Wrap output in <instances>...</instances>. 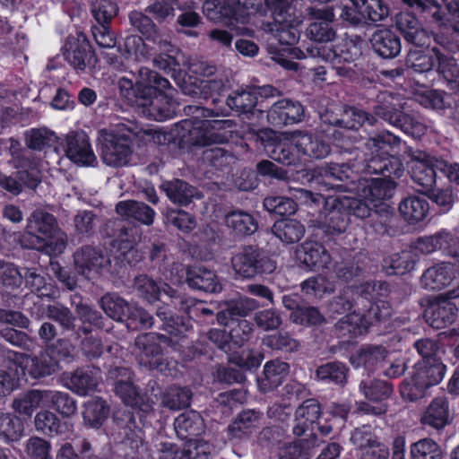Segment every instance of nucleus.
I'll return each mask as SVG.
<instances>
[{
    "instance_id": "nucleus-32",
    "label": "nucleus",
    "mask_w": 459,
    "mask_h": 459,
    "mask_svg": "<svg viewBox=\"0 0 459 459\" xmlns=\"http://www.w3.org/2000/svg\"><path fill=\"white\" fill-rule=\"evenodd\" d=\"M321 415V407L316 399H307L295 411L293 433L301 436L307 430L314 431L315 424Z\"/></svg>"
},
{
    "instance_id": "nucleus-2",
    "label": "nucleus",
    "mask_w": 459,
    "mask_h": 459,
    "mask_svg": "<svg viewBox=\"0 0 459 459\" xmlns=\"http://www.w3.org/2000/svg\"><path fill=\"white\" fill-rule=\"evenodd\" d=\"M354 280L350 285L352 293L358 296L354 305L343 297H339L330 305V309L336 314H343L350 311L353 307L354 310L345 315L339 322L338 327L351 337H357L365 333L368 329L376 322H380L391 316V307L388 302L382 299L389 293V286L384 281H367L357 286Z\"/></svg>"
},
{
    "instance_id": "nucleus-36",
    "label": "nucleus",
    "mask_w": 459,
    "mask_h": 459,
    "mask_svg": "<svg viewBox=\"0 0 459 459\" xmlns=\"http://www.w3.org/2000/svg\"><path fill=\"white\" fill-rule=\"evenodd\" d=\"M396 24L408 42L418 46H424L429 43V34L420 27L419 21L413 15L402 13L398 16Z\"/></svg>"
},
{
    "instance_id": "nucleus-41",
    "label": "nucleus",
    "mask_w": 459,
    "mask_h": 459,
    "mask_svg": "<svg viewBox=\"0 0 459 459\" xmlns=\"http://www.w3.org/2000/svg\"><path fill=\"white\" fill-rule=\"evenodd\" d=\"M47 397L46 390H30L17 395L13 408L19 414L30 417L38 408L47 406Z\"/></svg>"
},
{
    "instance_id": "nucleus-7",
    "label": "nucleus",
    "mask_w": 459,
    "mask_h": 459,
    "mask_svg": "<svg viewBox=\"0 0 459 459\" xmlns=\"http://www.w3.org/2000/svg\"><path fill=\"white\" fill-rule=\"evenodd\" d=\"M260 5V0H230L222 5L217 0H204L203 12L212 21L227 19L228 26L238 34L251 35L253 30L245 25L255 23Z\"/></svg>"
},
{
    "instance_id": "nucleus-20",
    "label": "nucleus",
    "mask_w": 459,
    "mask_h": 459,
    "mask_svg": "<svg viewBox=\"0 0 459 459\" xmlns=\"http://www.w3.org/2000/svg\"><path fill=\"white\" fill-rule=\"evenodd\" d=\"M359 391L365 398L378 403L376 406L368 403L359 404V411L373 415H380L385 412L386 406L383 403V401L387 399L393 392V388L388 383L378 379H363L359 384Z\"/></svg>"
},
{
    "instance_id": "nucleus-11",
    "label": "nucleus",
    "mask_w": 459,
    "mask_h": 459,
    "mask_svg": "<svg viewBox=\"0 0 459 459\" xmlns=\"http://www.w3.org/2000/svg\"><path fill=\"white\" fill-rule=\"evenodd\" d=\"M101 307L110 318L127 320V326L148 328L152 325V317L143 308L130 306L125 299L115 295H106L100 300Z\"/></svg>"
},
{
    "instance_id": "nucleus-39",
    "label": "nucleus",
    "mask_w": 459,
    "mask_h": 459,
    "mask_svg": "<svg viewBox=\"0 0 459 459\" xmlns=\"http://www.w3.org/2000/svg\"><path fill=\"white\" fill-rule=\"evenodd\" d=\"M371 45L376 53L384 58L396 56L402 49L398 36L389 30H379L371 38Z\"/></svg>"
},
{
    "instance_id": "nucleus-21",
    "label": "nucleus",
    "mask_w": 459,
    "mask_h": 459,
    "mask_svg": "<svg viewBox=\"0 0 459 459\" xmlns=\"http://www.w3.org/2000/svg\"><path fill=\"white\" fill-rule=\"evenodd\" d=\"M10 153L12 162L14 168L18 169L19 179L28 187L35 188L40 181L39 163L22 152L21 145L17 141L11 140Z\"/></svg>"
},
{
    "instance_id": "nucleus-35",
    "label": "nucleus",
    "mask_w": 459,
    "mask_h": 459,
    "mask_svg": "<svg viewBox=\"0 0 459 459\" xmlns=\"http://www.w3.org/2000/svg\"><path fill=\"white\" fill-rule=\"evenodd\" d=\"M186 282L192 289L216 293L221 290V284L212 271L202 266H194L187 270Z\"/></svg>"
},
{
    "instance_id": "nucleus-22",
    "label": "nucleus",
    "mask_w": 459,
    "mask_h": 459,
    "mask_svg": "<svg viewBox=\"0 0 459 459\" xmlns=\"http://www.w3.org/2000/svg\"><path fill=\"white\" fill-rule=\"evenodd\" d=\"M74 262L77 273L85 279L91 280L108 265L109 259L97 248L84 247L74 253Z\"/></svg>"
},
{
    "instance_id": "nucleus-60",
    "label": "nucleus",
    "mask_w": 459,
    "mask_h": 459,
    "mask_svg": "<svg viewBox=\"0 0 459 459\" xmlns=\"http://www.w3.org/2000/svg\"><path fill=\"white\" fill-rule=\"evenodd\" d=\"M156 315L163 322L162 327L164 330L170 335H185L191 326L189 320L172 316L169 311L165 307L159 308Z\"/></svg>"
},
{
    "instance_id": "nucleus-52",
    "label": "nucleus",
    "mask_w": 459,
    "mask_h": 459,
    "mask_svg": "<svg viewBox=\"0 0 459 459\" xmlns=\"http://www.w3.org/2000/svg\"><path fill=\"white\" fill-rule=\"evenodd\" d=\"M226 224L237 234L251 235L257 230V222L251 214L237 210L229 212L225 217Z\"/></svg>"
},
{
    "instance_id": "nucleus-30",
    "label": "nucleus",
    "mask_w": 459,
    "mask_h": 459,
    "mask_svg": "<svg viewBox=\"0 0 459 459\" xmlns=\"http://www.w3.org/2000/svg\"><path fill=\"white\" fill-rule=\"evenodd\" d=\"M108 379L113 381L116 394L125 404L135 406L138 404V392L132 381V373L126 368H115L109 370Z\"/></svg>"
},
{
    "instance_id": "nucleus-10",
    "label": "nucleus",
    "mask_w": 459,
    "mask_h": 459,
    "mask_svg": "<svg viewBox=\"0 0 459 459\" xmlns=\"http://www.w3.org/2000/svg\"><path fill=\"white\" fill-rule=\"evenodd\" d=\"M321 118L325 123L339 126L337 129L333 128L331 134L333 136L334 143L345 151L350 150L349 143L357 138L355 130L365 123L372 126L376 121L372 115L357 108H346L341 119H329L327 114L323 115Z\"/></svg>"
},
{
    "instance_id": "nucleus-14",
    "label": "nucleus",
    "mask_w": 459,
    "mask_h": 459,
    "mask_svg": "<svg viewBox=\"0 0 459 459\" xmlns=\"http://www.w3.org/2000/svg\"><path fill=\"white\" fill-rule=\"evenodd\" d=\"M100 134L104 163L111 167L126 165L132 154L129 135L107 130H102Z\"/></svg>"
},
{
    "instance_id": "nucleus-6",
    "label": "nucleus",
    "mask_w": 459,
    "mask_h": 459,
    "mask_svg": "<svg viewBox=\"0 0 459 459\" xmlns=\"http://www.w3.org/2000/svg\"><path fill=\"white\" fill-rule=\"evenodd\" d=\"M135 103L147 118L164 121L174 117L178 103L173 98L169 82L147 67L138 72Z\"/></svg>"
},
{
    "instance_id": "nucleus-47",
    "label": "nucleus",
    "mask_w": 459,
    "mask_h": 459,
    "mask_svg": "<svg viewBox=\"0 0 459 459\" xmlns=\"http://www.w3.org/2000/svg\"><path fill=\"white\" fill-rule=\"evenodd\" d=\"M449 420L448 405L445 398H436L429 405L421 417L424 425L434 429H443Z\"/></svg>"
},
{
    "instance_id": "nucleus-38",
    "label": "nucleus",
    "mask_w": 459,
    "mask_h": 459,
    "mask_svg": "<svg viewBox=\"0 0 459 459\" xmlns=\"http://www.w3.org/2000/svg\"><path fill=\"white\" fill-rule=\"evenodd\" d=\"M174 428L178 437L189 440L192 437L200 435L204 429V421L199 412L189 411L181 413L174 421Z\"/></svg>"
},
{
    "instance_id": "nucleus-37",
    "label": "nucleus",
    "mask_w": 459,
    "mask_h": 459,
    "mask_svg": "<svg viewBox=\"0 0 459 459\" xmlns=\"http://www.w3.org/2000/svg\"><path fill=\"white\" fill-rule=\"evenodd\" d=\"M288 363L274 359L267 361L264 367V377L258 379V386L263 392L271 391L283 382L289 375Z\"/></svg>"
},
{
    "instance_id": "nucleus-1",
    "label": "nucleus",
    "mask_w": 459,
    "mask_h": 459,
    "mask_svg": "<svg viewBox=\"0 0 459 459\" xmlns=\"http://www.w3.org/2000/svg\"><path fill=\"white\" fill-rule=\"evenodd\" d=\"M401 140L390 132L372 136L366 143L369 151L367 159V171L383 174V178H362L357 186L354 195H340L331 200L332 209L325 220L329 233H342L351 222V216L359 219L370 215L374 208L389 200L394 194L396 183L404 172L402 161L396 156Z\"/></svg>"
},
{
    "instance_id": "nucleus-8",
    "label": "nucleus",
    "mask_w": 459,
    "mask_h": 459,
    "mask_svg": "<svg viewBox=\"0 0 459 459\" xmlns=\"http://www.w3.org/2000/svg\"><path fill=\"white\" fill-rule=\"evenodd\" d=\"M404 104L400 95L388 91L380 92L376 100L374 113L405 134L420 138L426 133L427 126L419 117L404 114Z\"/></svg>"
},
{
    "instance_id": "nucleus-62",
    "label": "nucleus",
    "mask_w": 459,
    "mask_h": 459,
    "mask_svg": "<svg viewBox=\"0 0 459 459\" xmlns=\"http://www.w3.org/2000/svg\"><path fill=\"white\" fill-rule=\"evenodd\" d=\"M191 391L186 387L171 386L163 395L162 403L171 409L179 410L190 404Z\"/></svg>"
},
{
    "instance_id": "nucleus-51",
    "label": "nucleus",
    "mask_w": 459,
    "mask_h": 459,
    "mask_svg": "<svg viewBox=\"0 0 459 459\" xmlns=\"http://www.w3.org/2000/svg\"><path fill=\"white\" fill-rule=\"evenodd\" d=\"M359 10L364 19L373 22L385 21L389 15V7L383 0H350Z\"/></svg>"
},
{
    "instance_id": "nucleus-13",
    "label": "nucleus",
    "mask_w": 459,
    "mask_h": 459,
    "mask_svg": "<svg viewBox=\"0 0 459 459\" xmlns=\"http://www.w3.org/2000/svg\"><path fill=\"white\" fill-rule=\"evenodd\" d=\"M457 298L459 286L430 300L424 314L427 323L436 329L453 324L457 317L458 308L452 299Z\"/></svg>"
},
{
    "instance_id": "nucleus-63",
    "label": "nucleus",
    "mask_w": 459,
    "mask_h": 459,
    "mask_svg": "<svg viewBox=\"0 0 459 459\" xmlns=\"http://www.w3.org/2000/svg\"><path fill=\"white\" fill-rule=\"evenodd\" d=\"M27 144L30 149L42 150L46 147L52 146L60 139L54 132L47 128L31 129L26 134Z\"/></svg>"
},
{
    "instance_id": "nucleus-9",
    "label": "nucleus",
    "mask_w": 459,
    "mask_h": 459,
    "mask_svg": "<svg viewBox=\"0 0 459 459\" xmlns=\"http://www.w3.org/2000/svg\"><path fill=\"white\" fill-rule=\"evenodd\" d=\"M28 233L37 238L36 249H44L54 255L64 251L66 238L57 228L55 217L41 209L35 210L27 220Z\"/></svg>"
},
{
    "instance_id": "nucleus-24",
    "label": "nucleus",
    "mask_w": 459,
    "mask_h": 459,
    "mask_svg": "<svg viewBox=\"0 0 459 459\" xmlns=\"http://www.w3.org/2000/svg\"><path fill=\"white\" fill-rule=\"evenodd\" d=\"M310 24L307 30V36L318 42H328L334 39L335 31L331 27L334 13L331 7L310 9Z\"/></svg>"
},
{
    "instance_id": "nucleus-29",
    "label": "nucleus",
    "mask_w": 459,
    "mask_h": 459,
    "mask_svg": "<svg viewBox=\"0 0 459 459\" xmlns=\"http://www.w3.org/2000/svg\"><path fill=\"white\" fill-rule=\"evenodd\" d=\"M303 112V107L299 102L281 100L272 106L266 117L273 126H281L300 121Z\"/></svg>"
},
{
    "instance_id": "nucleus-17",
    "label": "nucleus",
    "mask_w": 459,
    "mask_h": 459,
    "mask_svg": "<svg viewBox=\"0 0 459 459\" xmlns=\"http://www.w3.org/2000/svg\"><path fill=\"white\" fill-rule=\"evenodd\" d=\"M167 337L155 333L139 335L135 340L136 356L140 365L149 368L162 370V344Z\"/></svg>"
},
{
    "instance_id": "nucleus-26",
    "label": "nucleus",
    "mask_w": 459,
    "mask_h": 459,
    "mask_svg": "<svg viewBox=\"0 0 459 459\" xmlns=\"http://www.w3.org/2000/svg\"><path fill=\"white\" fill-rule=\"evenodd\" d=\"M17 364L21 368L23 376H30L32 378H40L52 375L58 369L57 361L48 352L39 356H21L17 358Z\"/></svg>"
},
{
    "instance_id": "nucleus-23",
    "label": "nucleus",
    "mask_w": 459,
    "mask_h": 459,
    "mask_svg": "<svg viewBox=\"0 0 459 459\" xmlns=\"http://www.w3.org/2000/svg\"><path fill=\"white\" fill-rule=\"evenodd\" d=\"M64 56L65 60L78 71H84L92 65L94 60L90 43L82 32L68 37L65 45Z\"/></svg>"
},
{
    "instance_id": "nucleus-15",
    "label": "nucleus",
    "mask_w": 459,
    "mask_h": 459,
    "mask_svg": "<svg viewBox=\"0 0 459 459\" xmlns=\"http://www.w3.org/2000/svg\"><path fill=\"white\" fill-rule=\"evenodd\" d=\"M437 161L441 159L423 151H415L411 155L409 168L411 178L421 187L419 191L425 195H429L436 184Z\"/></svg>"
},
{
    "instance_id": "nucleus-59",
    "label": "nucleus",
    "mask_w": 459,
    "mask_h": 459,
    "mask_svg": "<svg viewBox=\"0 0 459 459\" xmlns=\"http://www.w3.org/2000/svg\"><path fill=\"white\" fill-rule=\"evenodd\" d=\"M413 97L421 106L428 108L443 109L448 104L446 95L438 91L429 90L425 86L417 89Z\"/></svg>"
},
{
    "instance_id": "nucleus-16",
    "label": "nucleus",
    "mask_w": 459,
    "mask_h": 459,
    "mask_svg": "<svg viewBox=\"0 0 459 459\" xmlns=\"http://www.w3.org/2000/svg\"><path fill=\"white\" fill-rule=\"evenodd\" d=\"M56 152H63L65 156L77 165L91 166L96 160L88 136L83 132H71L60 139Z\"/></svg>"
},
{
    "instance_id": "nucleus-46",
    "label": "nucleus",
    "mask_w": 459,
    "mask_h": 459,
    "mask_svg": "<svg viewBox=\"0 0 459 459\" xmlns=\"http://www.w3.org/2000/svg\"><path fill=\"white\" fill-rule=\"evenodd\" d=\"M258 302L250 298L240 297L226 304V308L217 315L218 322L221 325H228L234 316H245L258 307Z\"/></svg>"
},
{
    "instance_id": "nucleus-64",
    "label": "nucleus",
    "mask_w": 459,
    "mask_h": 459,
    "mask_svg": "<svg viewBox=\"0 0 459 459\" xmlns=\"http://www.w3.org/2000/svg\"><path fill=\"white\" fill-rule=\"evenodd\" d=\"M429 388L420 377L414 373L410 378L405 379L400 386L402 397L407 401H416L424 397L427 390Z\"/></svg>"
},
{
    "instance_id": "nucleus-5",
    "label": "nucleus",
    "mask_w": 459,
    "mask_h": 459,
    "mask_svg": "<svg viewBox=\"0 0 459 459\" xmlns=\"http://www.w3.org/2000/svg\"><path fill=\"white\" fill-rule=\"evenodd\" d=\"M185 113L192 116L178 126V136L186 144L206 146L230 140L235 125L230 119H219L213 111L198 106H187Z\"/></svg>"
},
{
    "instance_id": "nucleus-34",
    "label": "nucleus",
    "mask_w": 459,
    "mask_h": 459,
    "mask_svg": "<svg viewBox=\"0 0 459 459\" xmlns=\"http://www.w3.org/2000/svg\"><path fill=\"white\" fill-rule=\"evenodd\" d=\"M414 45L407 54L406 65L416 73L430 72L437 65L438 50L435 48H422Z\"/></svg>"
},
{
    "instance_id": "nucleus-33",
    "label": "nucleus",
    "mask_w": 459,
    "mask_h": 459,
    "mask_svg": "<svg viewBox=\"0 0 459 459\" xmlns=\"http://www.w3.org/2000/svg\"><path fill=\"white\" fill-rule=\"evenodd\" d=\"M127 420L125 427L118 422L119 427L124 429L125 439L122 441L126 446H129L133 459H148L150 457L146 445L143 443V431L136 426L134 418L130 414L126 415Z\"/></svg>"
},
{
    "instance_id": "nucleus-57",
    "label": "nucleus",
    "mask_w": 459,
    "mask_h": 459,
    "mask_svg": "<svg viewBox=\"0 0 459 459\" xmlns=\"http://www.w3.org/2000/svg\"><path fill=\"white\" fill-rule=\"evenodd\" d=\"M47 406L52 405L60 414L69 417L77 410L76 402L67 394L46 390Z\"/></svg>"
},
{
    "instance_id": "nucleus-18",
    "label": "nucleus",
    "mask_w": 459,
    "mask_h": 459,
    "mask_svg": "<svg viewBox=\"0 0 459 459\" xmlns=\"http://www.w3.org/2000/svg\"><path fill=\"white\" fill-rule=\"evenodd\" d=\"M124 48L125 50L122 55L125 56L126 59H145L152 56V50L155 49L156 51H160L156 45L151 48L143 42L141 37L136 35L126 37L125 39ZM160 52H164L165 54H161L158 57H155L153 59L154 65L161 70L171 69L176 65L175 58L169 55V53L172 52V47L170 48L169 51L160 50Z\"/></svg>"
},
{
    "instance_id": "nucleus-27",
    "label": "nucleus",
    "mask_w": 459,
    "mask_h": 459,
    "mask_svg": "<svg viewBox=\"0 0 459 459\" xmlns=\"http://www.w3.org/2000/svg\"><path fill=\"white\" fill-rule=\"evenodd\" d=\"M361 55L360 46L352 39H342L334 48L323 46L317 48V56L326 62L337 65L351 63Z\"/></svg>"
},
{
    "instance_id": "nucleus-54",
    "label": "nucleus",
    "mask_w": 459,
    "mask_h": 459,
    "mask_svg": "<svg viewBox=\"0 0 459 459\" xmlns=\"http://www.w3.org/2000/svg\"><path fill=\"white\" fill-rule=\"evenodd\" d=\"M259 417V413L252 410L242 411L228 427L230 434L235 438L248 435L257 427Z\"/></svg>"
},
{
    "instance_id": "nucleus-58",
    "label": "nucleus",
    "mask_w": 459,
    "mask_h": 459,
    "mask_svg": "<svg viewBox=\"0 0 459 459\" xmlns=\"http://www.w3.org/2000/svg\"><path fill=\"white\" fill-rule=\"evenodd\" d=\"M415 259L412 256V251L403 250L400 253L394 254L385 260L386 273L389 274H403L412 269Z\"/></svg>"
},
{
    "instance_id": "nucleus-43",
    "label": "nucleus",
    "mask_w": 459,
    "mask_h": 459,
    "mask_svg": "<svg viewBox=\"0 0 459 459\" xmlns=\"http://www.w3.org/2000/svg\"><path fill=\"white\" fill-rule=\"evenodd\" d=\"M134 288L138 294L149 302L156 301L160 299L162 294L169 298H173L175 295V291L168 284H158L146 275H140L135 278Z\"/></svg>"
},
{
    "instance_id": "nucleus-61",
    "label": "nucleus",
    "mask_w": 459,
    "mask_h": 459,
    "mask_svg": "<svg viewBox=\"0 0 459 459\" xmlns=\"http://www.w3.org/2000/svg\"><path fill=\"white\" fill-rule=\"evenodd\" d=\"M411 459H442L440 446L431 438H422L411 446Z\"/></svg>"
},
{
    "instance_id": "nucleus-56",
    "label": "nucleus",
    "mask_w": 459,
    "mask_h": 459,
    "mask_svg": "<svg viewBox=\"0 0 459 459\" xmlns=\"http://www.w3.org/2000/svg\"><path fill=\"white\" fill-rule=\"evenodd\" d=\"M23 432V424L17 417L8 413L0 414V440L8 444L18 441Z\"/></svg>"
},
{
    "instance_id": "nucleus-4",
    "label": "nucleus",
    "mask_w": 459,
    "mask_h": 459,
    "mask_svg": "<svg viewBox=\"0 0 459 459\" xmlns=\"http://www.w3.org/2000/svg\"><path fill=\"white\" fill-rule=\"evenodd\" d=\"M264 151L268 156L285 165H296L300 156L324 159L331 152L329 143L319 133L305 134L300 131L278 134L265 131L261 135Z\"/></svg>"
},
{
    "instance_id": "nucleus-28",
    "label": "nucleus",
    "mask_w": 459,
    "mask_h": 459,
    "mask_svg": "<svg viewBox=\"0 0 459 459\" xmlns=\"http://www.w3.org/2000/svg\"><path fill=\"white\" fill-rule=\"evenodd\" d=\"M297 259L310 270L326 268L331 256L325 247L318 242L305 241L296 251Z\"/></svg>"
},
{
    "instance_id": "nucleus-55",
    "label": "nucleus",
    "mask_w": 459,
    "mask_h": 459,
    "mask_svg": "<svg viewBox=\"0 0 459 459\" xmlns=\"http://www.w3.org/2000/svg\"><path fill=\"white\" fill-rule=\"evenodd\" d=\"M348 368L341 362H328L317 368L316 375L318 380L334 385H343Z\"/></svg>"
},
{
    "instance_id": "nucleus-31",
    "label": "nucleus",
    "mask_w": 459,
    "mask_h": 459,
    "mask_svg": "<svg viewBox=\"0 0 459 459\" xmlns=\"http://www.w3.org/2000/svg\"><path fill=\"white\" fill-rule=\"evenodd\" d=\"M129 21L133 27L139 30L147 40L152 41L160 50L169 51L171 48L168 36L162 35L156 29L152 21L143 13L133 11L129 14Z\"/></svg>"
},
{
    "instance_id": "nucleus-40",
    "label": "nucleus",
    "mask_w": 459,
    "mask_h": 459,
    "mask_svg": "<svg viewBox=\"0 0 459 459\" xmlns=\"http://www.w3.org/2000/svg\"><path fill=\"white\" fill-rule=\"evenodd\" d=\"M116 210L125 220L137 221L145 225H151L155 215L153 209L136 201L119 202L116 206Z\"/></svg>"
},
{
    "instance_id": "nucleus-3",
    "label": "nucleus",
    "mask_w": 459,
    "mask_h": 459,
    "mask_svg": "<svg viewBox=\"0 0 459 459\" xmlns=\"http://www.w3.org/2000/svg\"><path fill=\"white\" fill-rule=\"evenodd\" d=\"M272 11L273 24H267L265 31L270 33L267 39V52L271 59L282 68L296 71L299 64L293 59H302L306 55L292 46L299 39V26L302 23V15L292 4V0H264Z\"/></svg>"
},
{
    "instance_id": "nucleus-12",
    "label": "nucleus",
    "mask_w": 459,
    "mask_h": 459,
    "mask_svg": "<svg viewBox=\"0 0 459 459\" xmlns=\"http://www.w3.org/2000/svg\"><path fill=\"white\" fill-rule=\"evenodd\" d=\"M232 268L240 278H253L259 273H269L275 269L274 263L259 249L245 247L231 258Z\"/></svg>"
},
{
    "instance_id": "nucleus-25",
    "label": "nucleus",
    "mask_w": 459,
    "mask_h": 459,
    "mask_svg": "<svg viewBox=\"0 0 459 459\" xmlns=\"http://www.w3.org/2000/svg\"><path fill=\"white\" fill-rule=\"evenodd\" d=\"M455 264L440 262L429 267L420 277V286L428 290H441L451 284L455 278Z\"/></svg>"
},
{
    "instance_id": "nucleus-44",
    "label": "nucleus",
    "mask_w": 459,
    "mask_h": 459,
    "mask_svg": "<svg viewBox=\"0 0 459 459\" xmlns=\"http://www.w3.org/2000/svg\"><path fill=\"white\" fill-rule=\"evenodd\" d=\"M161 187L169 200L179 205H186L194 198H200L195 187L179 179L164 182Z\"/></svg>"
},
{
    "instance_id": "nucleus-42",
    "label": "nucleus",
    "mask_w": 459,
    "mask_h": 459,
    "mask_svg": "<svg viewBox=\"0 0 459 459\" xmlns=\"http://www.w3.org/2000/svg\"><path fill=\"white\" fill-rule=\"evenodd\" d=\"M429 209L428 201L424 197L417 195L404 198L399 205L402 217L410 224L423 221L429 212Z\"/></svg>"
},
{
    "instance_id": "nucleus-45",
    "label": "nucleus",
    "mask_w": 459,
    "mask_h": 459,
    "mask_svg": "<svg viewBox=\"0 0 459 459\" xmlns=\"http://www.w3.org/2000/svg\"><path fill=\"white\" fill-rule=\"evenodd\" d=\"M446 366L439 359L420 360L414 367V374L429 386L439 384L445 377Z\"/></svg>"
},
{
    "instance_id": "nucleus-48",
    "label": "nucleus",
    "mask_w": 459,
    "mask_h": 459,
    "mask_svg": "<svg viewBox=\"0 0 459 459\" xmlns=\"http://www.w3.org/2000/svg\"><path fill=\"white\" fill-rule=\"evenodd\" d=\"M272 231L281 241L292 244L302 238L305 227L297 220L282 219L273 224Z\"/></svg>"
},
{
    "instance_id": "nucleus-53",
    "label": "nucleus",
    "mask_w": 459,
    "mask_h": 459,
    "mask_svg": "<svg viewBox=\"0 0 459 459\" xmlns=\"http://www.w3.org/2000/svg\"><path fill=\"white\" fill-rule=\"evenodd\" d=\"M227 105L231 109H235L239 113L254 116L255 113L254 108L256 105V96L254 95L250 88L236 91L228 97ZM256 112L263 115L259 110H256Z\"/></svg>"
},
{
    "instance_id": "nucleus-49",
    "label": "nucleus",
    "mask_w": 459,
    "mask_h": 459,
    "mask_svg": "<svg viewBox=\"0 0 459 459\" xmlns=\"http://www.w3.org/2000/svg\"><path fill=\"white\" fill-rule=\"evenodd\" d=\"M386 357L387 351L384 347L370 345L362 348L356 357H352L351 363L356 367L364 366L368 368L377 366L384 368Z\"/></svg>"
},
{
    "instance_id": "nucleus-50",
    "label": "nucleus",
    "mask_w": 459,
    "mask_h": 459,
    "mask_svg": "<svg viewBox=\"0 0 459 459\" xmlns=\"http://www.w3.org/2000/svg\"><path fill=\"white\" fill-rule=\"evenodd\" d=\"M85 424L99 429L109 415V408L100 398H92L85 403L82 412Z\"/></svg>"
},
{
    "instance_id": "nucleus-19",
    "label": "nucleus",
    "mask_w": 459,
    "mask_h": 459,
    "mask_svg": "<svg viewBox=\"0 0 459 459\" xmlns=\"http://www.w3.org/2000/svg\"><path fill=\"white\" fill-rule=\"evenodd\" d=\"M101 379L100 370L94 367L82 368L62 375L63 385L82 396L96 391Z\"/></svg>"
}]
</instances>
